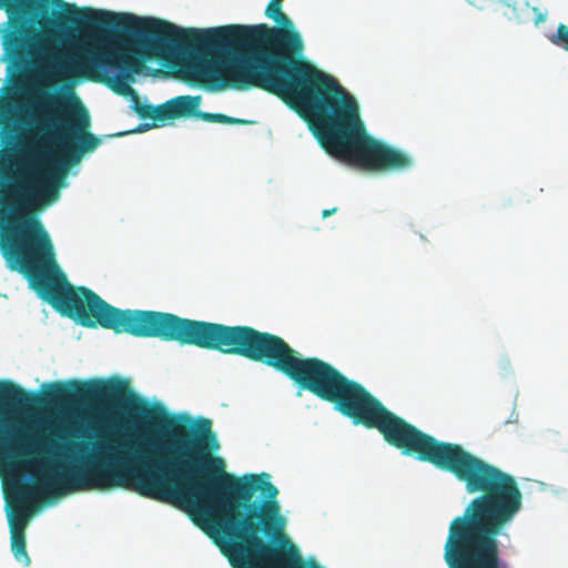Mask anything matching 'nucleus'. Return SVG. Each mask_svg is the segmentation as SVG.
<instances>
[{
  "mask_svg": "<svg viewBox=\"0 0 568 568\" xmlns=\"http://www.w3.org/2000/svg\"><path fill=\"white\" fill-rule=\"evenodd\" d=\"M264 13L278 27L184 29L144 17V62L154 59L192 85L258 88L278 97L307 122L329 155L348 165L372 172L409 169V154L368 135L356 99L303 58L301 34L282 2L271 0Z\"/></svg>",
  "mask_w": 568,
  "mask_h": 568,
  "instance_id": "obj_1",
  "label": "nucleus"
},
{
  "mask_svg": "<svg viewBox=\"0 0 568 568\" xmlns=\"http://www.w3.org/2000/svg\"><path fill=\"white\" fill-rule=\"evenodd\" d=\"M37 143L0 150V253L11 271L29 277L38 295L82 326L142 336V310L116 308L87 287H73L57 267L50 235L38 214L60 195L71 165L94 151L88 110L73 94L48 95L32 113Z\"/></svg>",
  "mask_w": 568,
  "mask_h": 568,
  "instance_id": "obj_2",
  "label": "nucleus"
},
{
  "mask_svg": "<svg viewBox=\"0 0 568 568\" xmlns=\"http://www.w3.org/2000/svg\"><path fill=\"white\" fill-rule=\"evenodd\" d=\"M144 337L193 345L263 363L288 377L298 388L332 403L355 425L377 429L389 445L405 455L449 471L462 459V446L440 442L388 410L363 385L329 363L303 357L282 337L247 325H225L144 311Z\"/></svg>",
  "mask_w": 568,
  "mask_h": 568,
  "instance_id": "obj_3",
  "label": "nucleus"
},
{
  "mask_svg": "<svg viewBox=\"0 0 568 568\" xmlns=\"http://www.w3.org/2000/svg\"><path fill=\"white\" fill-rule=\"evenodd\" d=\"M22 407L6 408L9 420L23 443V453L0 469L33 453L26 433L10 414L36 403L63 406L92 402L105 416L108 438L99 443L94 454L80 464L54 466L37 484L16 481L6 491L10 532H26L40 496L58 497L79 490L126 488L142 496V396L134 394L126 381L113 377L98 382H52L43 386L41 396Z\"/></svg>",
  "mask_w": 568,
  "mask_h": 568,
  "instance_id": "obj_4",
  "label": "nucleus"
},
{
  "mask_svg": "<svg viewBox=\"0 0 568 568\" xmlns=\"http://www.w3.org/2000/svg\"><path fill=\"white\" fill-rule=\"evenodd\" d=\"M11 30L4 49L16 60L23 59L37 38L29 17L43 29L69 26L97 30L102 50L87 51L64 63L65 71L104 83L119 95L131 98L134 112L142 118V101L132 89L142 74V17L91 8H78L63 0H4Z\"/></svg>",
  "mask_w": 568,
  "mask_h": 568,
  "instance_id": "obj_5",
  "label": "nucleus"
},
{
  "mask_svg": "<svg viewBox=\"0 0 568 568\" xmlns=\"http://www.w3.org/2000/svg\"><path fill=\"white\" fill-rule=\"evenodd\" d=\"M448 473L478 494L448 528V568H503L498 537L520 511L523 494L508 473L489 463H457Z\"/></svg>",
  "mask_w": 568,
  "mask_h": 568,
  "instance_id": "obj_6",
  "label": "nucleus"
},
{
  "mask_svg": "<svg viewBox=\"0 0 568 568\" xmlns=\"http://www.w3.org/2000/svg\"><path fill=\"white\" fill-rule=\"evenodd\" d=\"M220 548L233 568H324L313 557L302 556L285 536L282 544L268 540L282 534L283 526H197Z\"/></svg>",
  "mask_w": 568,
  "mask_h": 568,
  "instance_id": "obj_7",
  "label": "nucleus"
},
{
  "mask_svg": "<svg viewBox=\"0 0 568 568\" xmlns=\"http://www.w3.org/2000/svg\"><path fill=\"white\" fill-rule=\"evenodd\" d=\"M34 398L11 381H0V465H8L23 453V443L6 414V408L22 407Z\"/></svg>",
  "mask_w": 568,
  "mask_h": 568,
  "instance_id": "obj_8",
  "label": "nucleus"
},
{
  "mask_svg": "<svg viewBox=\"0 0 568 568\" xmlns=\"http://www.w3.org/2000/svg\"><path fill=\"white\" fill-rule=\"evenodd\" d=\"M200 103V95H179L156 106L144 103V120L151 121L144 122V132L154 128L156 123L163 124L169 120L197 118Z\"/></svg>",
  "mask_w": 568,
  "mask_h": 568,
  "instance_id": "obj_9",
  "label": "nucleus"
},
{
  "mask_svg": "<svg viewBox=\"0 0 568 568\" xmlns=\"http://www.w3.org/2000/svg\"><path fill=\"white\" fill-rule=\"evenodd\" d=\"M11 551L13 557L24 566H29L31 560L27 552L26 532H10Z\"/></svg>",
  "mask_w": 568,
  "mask_h": 568,
  "instance_id": "obj_10",
  "label": "nucleus"
},
{
  "mask_svg": "<svg viewBox=\"0 0 568 568\" xmlns=\"http://www.w3.org/2000/svg\"><path fill=\"white\" fill-rule=\"evenodd\" d=\"M13 104L12 100L9 98L2 99L0 101V126L3 129H10V131H14L13 124Z\"/></svg>",
  "mask_w": 568,
  "mask_h": 568,
  "instance_id": "obj_11",
  "label": "nucleus"
},
{
  "mask_svg": "<svg viewBox=\"0 0 568 568\" xmlns=\"http://www.w3.org/2000/svg\"><path fill=\"white\" fill-rule=\"evenodd\" d=\"M197 118L206 121V122H217L223 124H245L248 123V121L232 118L222 113H209V112H202L199 111Z\"/></svg>",
  "mask_w": 568,
  "mask_h": 568,
  "instance_id": "obj_12",
  "label": "nucleus"
},
{
  "mask_svg": "<svg viewBox=\"0 0 568 568\" xmlns=\"http://www.w3.org/2000/svg\"><path fill=\"white\" fill-rule=\"evenodd\" d=\"M548 40L552 44L568 51V26L559 23L556 32L548 36Z\"/></svg>",
  "mask_w": 568,
  "mask_h": 568,
  "instance_id": "obj_13",
  "label": "nucleus"
},
{
  "mask_svg": "<svg viewBox=\"0 0 568 568\" xmlns=\"http://www.w3.org/2000/svg\"><path fill=\"white\" fill-rule=\"evenodd\" d=\"M532 11L536 14V17H535V24H539V23H541V22H544L546 20V18H547V12L546 11H540L536 7L532 8Z\"/></svg>",
  "mask_w": 568,
  "mask_h": 568,
  "instance_id": "obj_14",
  "label": "nucleus"
},
{
  "mask_svg": "<svg viewBox=\"0 0 568 568\" xmlns=\"http://www.w3.org/2000/svg\"><path fill=\"white\" fill-rule=\"evenodd\" d=\"M64 430L68 433V434H71L75 437H80V434L78 432V427L74 423H67L65 426H64Z\"/></svg>",
  "mask_w": 568,
  "mask_h": 568,
  "instance_id": "obj_15",
  "label": "nucleus"
},
{
  "mask_svg": "<svg viewBox=\"0 0 568 568\" xmlns=\"http://www.w3.org/2000/svg\"><path fill=\"white\" fill-rule=\"evenodd\" d=\"M336 210H337L336 207H333V209H331V210H327V209H326V210H323V211H322V217H323V219H326V217L331 216L333 213H335V212H336Z\"/></svg>",
  "mask_w": 568,
  "mask_h": 568,
  "instance_id": "obj_16",
  "label": "nucleus"
},
{
  "mask_svg": "<svg viewBox=\"0 0 568 568\" xmlns=\"http://www.w3.org/2000/svg\"><path fill=\"white\" fill-rule=\"evenodd\" d=\"M129 132H134V133L142 132V123H139L133 130L124 132V134L129 133ZM116 135L121 136V135H123V133H118Z\"/></svg>",
  "mask_w": 568,
  "mask_h": 568,
  "instance_id": "obj_17",
  "label": "nucleus"
}]
</instances>
